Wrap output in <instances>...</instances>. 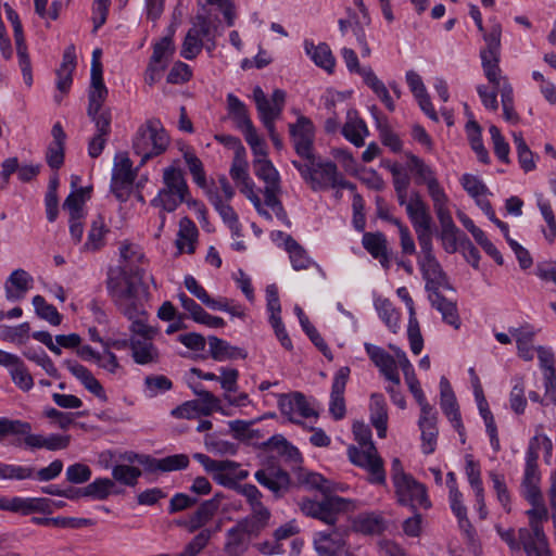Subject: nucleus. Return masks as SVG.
Here are the masks:
<instances>
[{"mask_svg":"<svg viewBox=\"0 0 556 556\" xmlns=\"http://www.w3.org/2000/svg\"><path fill=\"white\" fill-rule=\"evenodd\" d=\"M501 36V25H494L491 31L484 35V47L480 50L481 66L488 81L500 88L504 118L509 123H517L518 114L514 110L513 87L502 76L500 67Z\"/></svg>","mask_w":556,"mask_h":556,"instance_id":"1","label":"nucleus"},{"mask_svg":"<svg viewBox=\"0 0 556 556\" xmlns=\"http://www.w3.org/2000/svg\"><path fill=\"white\" fill-rule=\"evenodd\" d=\"M521 496L531 505L526 511L529 528L519 529V538L527 556H545L547 539L543 523L548 520V509L544 503L540 485L520 486Z\"/></svg>","mask_w":556,"mask_h":556,"instance_id":"2","label":"nucleus"},{"mask_svg":"<svg viewBox=\"0 0 556 556\" xmlns=\"http://www.w3.org/2000/svg\"><path fill=\"white\" fill-rule=\"evenodd\" d=\"M303 482L311 489L320 491L324 496L320 500L303 497L298 505L307 517L318 519L329 526L336 525L341 513L348 511L351 502L338 495H327L330 491L329 482L320 473L308 472Z\"/></svg>","mask_w":556,"mask_h":556,"instance_id":"3","label":"nucleus"},{"mask_svg":"<svg viewBox=\"0 0 556 556\" xmlns=\"http://www.w3.org/2000/svg\"><path fill=\"white\" fill-rule=\"evenodd\" d=\"M291 163L298 169L302 179L315 192L330 188L351 191L356 189V186L346 180L343 174L339 172L336 163L330 160H323L315 155L305 162L292 160Z\"/></svg>","mask_w":556,"mask_h":556,"instance_id":"4","label":"nucleus"},{"mask_svg":"<svg viewBox=\"0 0 556 556\" xmlns=\"http://www.w3.org/2000/svg\"><path fill=\"white\" fill-rule=\"evenodd\" d=\"M353 434L361 445V448L350 446L348 448L349 459L368 472V481L371 484L384 485L387 476L383 468V460L371 440L370 428L362 421L353 424Z\"/></svg>","mask_w":556,"mask_h":556,"instance_id":"5","label":"nucleus"},{"mask_svg":"<svg viewBox=\"0 0 556 556\" xmlns=\"http://www.w3.org/2000/svg\"><path fill=\"white\" fill-rule=\"evenodd\" d=\"M139 285L121 267L110 268L106 289L118 311L128 319L143 316L147 312L138 299Z\"/></svg>","mask_w":556,"mask_h":556,"instance_id":"6","label":"nucleus"},{"mask_svg":"<svg viewBox=\"0 0 556 556\" xmlns=\"http://www.w3.org/2000/svg\"><path fill=\"white\" fill-rule=\"evenodd\" d=\"M149 313L129 320L130 355L137 365L154 366L161 362L162 355L154 344L159 328L149 324Z\"/></svg>","mask_w":556,"mask_h":556,"instance_id":"7","label":"nucleus"},{"mask_svg":"<svg viewBox=\"0 0 556 556\" xmlns=\"http://www.w3.org/2000/svg\"><path fill=\"white\" fill-rule=\"evenodd\" d=\"M168 144L169 137L160 119L151 118L140 125L132 138L134 152L141 157L139 166L163 154Z\"/></svg>","mask_w":556,"mask_h":556,"instance_id":"8","label":"nucleus"},{"mask_svg":"<svg viewBox=\"0 0 556 556\" xmlns=\"http://www.w3.org/2000/svg\"><path fill=\"white\" fill-rule=\"evenodd\" d=\"M253 99L256 110L264 127L267 129L274 147L278 150L283 148L282 140L276 132L275 121L280 117L285 102L286 92L281 89L274 90L271 98L268 99L260 86L253 90Z\"/></svg>","mask_w":556,"mask_h":556,"instance_id":"9","label":"nucleus"},{"mask_svg":"<svg viewBox=\"0 0 556 556\" xmlns=\"http://www.w3.org/2000/svg\"><path fill=\"white\" fill-rule=\"evenodd\" d=\"M13 424L14 435H16V439L12 444L16 447H23L28 451H36L39 448L60 451L68 447L71 443V435L51 433L45 437L39 433H33L31 425L27 421L13 419Z\"/></svg>","mask_w":556,"mask_h":556,"instance_id":"10","label":"nucleus"},{"mask_svg":"<svg viewBox=\"0 0 556 556\" xmlns=\"http://www.w3.org/2000/svg\"><path fill=\"white\" fill-rule=\"evenodd\" d=\"M406 214L417 235L418 243L432 240L433 219L429 205L418 191H413L406 205Z\"/></svg>","mask_w":556,"mask_h":556,"instance_id":"11","label":"nucleus"},{"mask_svg":"<svg viewBox=\"0 0 556 556\" xmlns=\"http://www.w3.org/2000/svg\"><path fill=\"white\" fill-rule=\"evenodd\" d=\"M136 177L137 168H132V162L127 154H116L112 169L111 191L118 201L128 200Z\"/></svg>","mask_w":556,"mask_h":556,"instance_id":"12","label":"nucleus"},{"mask_svg":"<svg viewBox=\"0 0 556 556\" xmlns=\"http://www.w3.org/2000/svg\"><path fill=\"white\" fill-rule=\"evenodd\" d=\"M410 170L416 175V184L426 185L433 206L450 202V198L440 185L435 172L416 155L409 156Z\"/></svg>","mask_w":556,"mask_h":556,"instance_id":"13","label":"nucleus"},{"mask_svg":"<svg viewBox=\"0 0 556 556\" xmlns=\"http://www.w3.org/2000/svg\"><path fill=\"white\" fill-rule=\"evenodd\" d=\"M174 52L175 46L172 35L163 37L154 45L153 53L144 74V80L148 85L152 86L161 80Z\"/></svg>","mask_w":556,"mask_h":556,"instance_id":"14","label":"nucleus"},{"mask_svg":"<svg viewBox=\"0 0 556 556\" xmlns=\"http://www.w3.org/2000/svg\"><path fill=\"white\" fill-rule=\"evenodd\" d=\"M290 137L296 154L301 157L300 161L305 162L313 156L315 128L312 121L305 116H300L295 124L289 125Z\"/></svg>","mask_w":556,"mask_h":556,"instance_id":"15","label":"nucleus"},{"mask_svg":"<svg viewBox=\"0 0 556 556\" xmlns=\"http://www.w3.org/2000/svg\"><path fill=\"white\" fill-rule=\"evenodd\" d=\"M394 489L401 505L409 506L414 510L417 508L428 509L431 507V501L427 494L426 486L418 482L413 476L394 484Z\"/></svg>","mask_w":556,"mask_h":556,"instance_id":"16","label":"nucleus"},{"mask_svg":"<svg viewBox=\"0 0 556 556\" xmlns=\"http://www.w3.org/2000/svg\"><path fill=\"white\" fill-rule=\"evenodd\" d=\"M258 534L260 532L253 529L252 523L239 520L225 534L224 552L226 556H242L249 549L251 539Z\"/></svg>","mask_w":556,"mask_h":556,"instance_id":"17","label":"nucleus"},{"mask_svg":"<svg viewBox=\"0 0 556 556\" xmlns=\"http://www.w3.org/2000/svg\"><path fill=\"white\" fill-rule=\"evenodd\" d=\"M438 413L429 403L420 405L418 427L421 432V448L427 455L432 454L437 447L439 430L437 427Z\"/></svg>","mask_w":556,"mask_h":556,"instance_id":"18","label":"nucleus"},{"mask_svg":"<svg viewBox=\"0 0 556 556\" xmlns=\"http://www.w3.org/2000/svg\"><path fill=\"white\" fill-rule=\"evenodd\" d=\"M255 480L268 489L276 498L282 497L290 488V475L278 466H267L254 473Z\"/></svg>","mask_w":556,"mask_h":556,"instance_id":"19","label":"nucleus"},{"mask_svg":"<svg viewBox=\"0 0 556 556\" xmlns=\"http://www.w3.org/2000/svg\"><path fill=\"white\" fill-rule=\"evenodd\" d=\"M440 406L444 415L452 422L453 428L458 432L462 443H465V427L462 421L456 396L451 383L444 376L440 379Z\"/></svg>","mask_w":556,"mask_h":556,"instance_id":"20","label":"nucleus"},{"mask_svg":"<svg viewBox=\"0 0 556 556\" xmlns=\"http://www.w3.org/2000/svg\"><path fill=\"white\" fill-rule=\"evenodd\" d=\"M350 374V367L343 366L339 368L333 376L329 402V413L334 420L343 419L346 413L344 391Z\"/></svg>","mask_w":556,"mask_h":556,"instance_id":"21","label":"nucleus"},{"mask_svg":"<svg viewBox=\"0 0 556 556\" xmlns=\"http://www.w3.org/2000/svg\"><path fill=\"white\" fill-rule=\"evenodd\" d=\"M364 349L381 375L391 383L400 386L401 379L395 358L382 348L368 342L364 343Z\"/></svg>","mask_w":556,"mask_h":556,"instance_id":"22","label":"nucleus"},{"mask_svg":"<svg viewBox=\"0 0 556 556\" xmlns=\"http://www.w3.org/2000/svg\"><path fill=\"white\" fill-rule=\"evenodd\" d=\"M278 406L281 414L287 416L290 421L295 424L300 422L296 416L301 418H309L316 416L315 410L311 407L306 397L300 392H295L289 395L281 394L278 400Z\"/></svg>","mask_w":556,"mask_h":556,"instance_id":"23","label":"nucleus"},{"mask_svg":"<svg viewBox=\"0 0 556 556\" xmlns=\"http://www.w3.org/2000/svg\"><path fill=\"white\" fill-rule=\"evenodd\" d=\"M433 210L441 226L439 237L443 242V248L447 253H455L457 251V233L459 229L452 218L450 202L435 205Z\"/></svg>","mask_w":556,"mask_h":556,"instance_id":"24","label":"nucleus"},{"mask_svg":"<svg viewBox=\"0 0 556 556\" xmlns=\"http://www.w3.org/2000/svg\"><path fill=\"white\" fill-rule=\"evenodd\" d=\"M397 296L405 303L409 317L407 326V337L410 350L415 355L420 354L424 348V339L420 332L418 319L416 317L415 304L409 295L407 288L401 287L396 290Z\"/></svg>","mask_w":556,"mask_h":556,"instance_id":"25","label":"nucleus"},{"mask_svg":"<svg viewBox=\"0 0 556 556\" xmlns=\"http://www.w3.org/2000/svg\"><path fill=\"white\" fill-rule=\"evenodd\" d=\"M63 365L90 393L103 402L108 400L103 387L87 367L73 359H65Z\"/></svg>","mask_w":556,"mask_h":556,"instance_id":"26","label":"nucleus"},{"mask_svg":"<svg viewBox=\"0 0 556 556\" xmlns=\"http://www.w3.org/2000/svg\"><path fill=\"white\" fill-rule=\"evenodd\" d=\"M345 545V532L339 529L320 531L315 535L314 547L319 556H333Z\"/></svg>","mask_w":556,"mask_h":556,"instance_id":"27","label":"nucleus"},{"mask_svg":"<svg viewBox=\"0 0 556 556\" xmlns=\"http://www.w3.org/2000/svg\"><path fill=\"white\" fill-rule=\"evenodd\" d=\"M419 247L420 252L417 256V263L422 278H443V276H446L433 253L432 240L420 242Z\"/></svg>","mask_w":556,"mask_h":556,"instance_id":"28","label":"nucleus"},{"mask_svg":"<svg viewBox=\"0 0 556 556\" xmlns=\"http://www.w3.org/2000/svg\"><path fill=\"white\" fill-rule=\"evenodd\" d=\"M227 110L229 117L243 135L252 132L255 129L249 116L247 105L232 93L227 94Z\"/></svg>","mask_w":556,"mask_h":556,"instance_id":"29","label":"nucleus"},{"mask_svg":"<svg viewBox=\"0 0 556 556\" xmlns=\"http://www.w3.org/2000/svg\"><path fill=\"white\" fill-rule=\"evenodd\" d=\"M108 97V88L103 81V74L101 75L100 66L98 63L91 70V83L88 94L87 113H96L98 109L104 108L103 103Z\"/></svg>","mask_w":556,"mask_h":556,"instance_id":"30","label":"nucleus"},{"mask_svg":"<svg viewBox=\"0 0 556 556\" xmlns=\"http://www.w3.org/2000/svg\"><path fill=\"white\" fill-rule=\"evenodd\" d=\"M23 516L31 514H52V500L48 497L14 496L13 511Z\"/></svg>","mask_w":556,"mask_h":556,"instance_id":"31","label":"nucleus"},{"mask_svg":"<svg viewBox=\"0 0 556 556\" xmlns=\"http://www.w3.org/2000/svg\"><path fill=\"white\" fill-rule=\"evenodd\" d=\"M33 282L31 276L24 269H15L5 282V296L9 301L22 300Z\"/></svg>","mask_w":556,"mask_h":556,"instance_id":"32","label":"nucleus"},{"mask_svg":"<svg viewBox=\"0 0 556 556\" xmlns=\"http://www.w3.org/2000/svg\"><path fill=\"white\" fill-rule=\"evenodd\" d=\"M370 422L379 438H386L388 429V407L381 393H372L369 403Z\"/></svg>","mask_w":556,"mask_h":556,"instance_id":"33","label":"nucleus"},{"mask_svg":"<svg viewBox=\"0 0 556 556\" xmlns=\"http://www.w3.org/2000/svg\"><path fill=\"white\" fill-rule=\"evenodd\" d=\"M304 50L316 66L324 68L328 73L333 71L336 60L327 43L320 42L315 45L313 40L305 39Z\"/></svg>","mask_w":556,"mask_h":556,"instance_id":"34","label":"nucleus"},{"mask_svg":"<svg viewBox=\"0 0 556 556\" xmlns=\"http://www.w3.org/2000/svg\"><path fill=\"white\" fill-rule=\"evenodd\" d=\"M51 135L53 141L47 150L46 160L52 169H59L64 163V143L66 134L60 123H55L52 127Z\"/></svg>","mask_w":556,"mask_h":556,"instance_id":"35","label":"nucleus"},{"mask_svg":"<svg viewBox=\"0 0 556 556\" xmlns=\"http://www.w3.org/2000/svg\"><path fill=\"white\" fill-rule=\"evenodd\" d=\"M342 135L355 147H363L369 130L364 119L357 116L356 112H348L346 122L342 128Z\"/></svg>","mask_w":556,"mask_h":556,"instance_id":"36","label":"nucleus"},{"mask_svg":"<svg viewBox=\"0 0 556 556\" xmlns=\"http://www.w3.org/2000/svg\"><path fill=\"white\" fill-rule=\"evenodd\" d=\"M353 529L367 535L381 534L387 529V522L381 514L363 513L354 518Z\"/></svg>","mask_w":556,"mask_h":556,"instance_id":"37","label":"nucleus"},{"mask_svg":"<svg viewBox=\"0 0 556 556\" xmlns=\"http://www.w3.org/2000/svg\"><path fill=\"white\" fill-rule=\"evenodd\" d=\"M218 509V500H207L200 504L198 509L185 522L189 532H195L204 527Z\"/></svg>","mask_w":556,"mask_h":556,"instance_id":"38","label":"nucleus"},{"mask_svg":"<svg viewBox=\"0 0 556 556\" xmlns=\"http://www.w3.org/2000/svg\"><path fill=\"white\" fill-rule=\"evenodd\" d=\"M210 354L213 359L223 362L227 359L245 358L242 349L230 345L227 341L215 336L208 337Z\"/></svg>","mask_w":556,"mask_h":556,"instance_id":"39","label":"nucleus"},{"mask_svg":"<svg viewBox=\"0 0 556 556\" xmlns=\"http://www.w3.org/2000/svg\"><path fill=\"white\" fill-rule=\"evenodd\" d=\"M76 67L74 48L65 50L60 68L56 71V88L61 92H67L73 83V72Z\"/></svg>","mask_w":556,"mask_h":556,"instance_id":"40","label":"nucleus"},{"mask_svg":"<svg viewBox=\"0 0 556 556\" xmlns=\"http://www.w3.org/2000/svg\"><path fill=\"white\" fill-rule=\"evenodd\" d=\"M509 333L515 338L518 354L525 361H531L534 357L532 342L535 331L529 325L519 328H510Z\"/></svg>","mask_w":556,"mask_h":556,"instance_id":"41","label":"nucleus"},{"mask_svg":"<svg viewBox=\"0 0 556 556\" xmlns=\"http://www.w3.org/2000/svg\"><path fill=\"white\" fill-rule=\"evenodd\" d=\"M30 521L37 526H53L63 529H79L84 527L93 526L94 522L89 518H76V517H31Z\"/></svg>","mask_w":556,"mask_h":556,"instance_id":"42","label":"nucleus"},{"mask_svg":"<svg viewBox=\"0 0 556 556\" xmlns=\"http://www.w3.org/2000/svg\"><path fill=\"white\" fill-rule=\"evenodd\" d=\"M280 237H285V249L289 253V258L294 270L307 269L312 261L306 251L290 236L279 231Z\"/></svg>","mask_w":556,"mask_h":556,"instance_id":"43","label":"nucleus"},{"mask_svg":"<svg viewBox=\"0 0 556 556\" xmlns=\"http://www.w3.org/2000/svg\"><path fill=\"white\" fill-rule=\"evenodd\" d=\"M149 464V471H176L186 469L189 466V456L186 454H174L163 458L147 459Z\"/></svg>","mask_w":556,"mask_h":556,"instance_id":"44","label":"nucleus"},{"mask_svg":"<svg viewBox=\"0 0 556 556\" xmlns=\"http://www.w3.org/2000/svg\"><path fill=\"white\" fill-rule=\"evenodd\" d=\"M432 298L434 301L431 305L441 313L442 320L455 329H458L460 327V318L456 303L446 299L441 293H435Z\"/></svg>","mask_w":556,"mask_h":556,"instance_id":"45","label":"nucleus"},{"mask_svg":"<svg viewBox=\"0 0 556 556\" xmlns=\"http://www.w3.org/2000/svg\"><path fill=\"white\" fill-rule=\"evenodd\" d=\"M164 188L169 192L174 191L178 194L187 197L189 189L185 179L184 173L180 168L169 166L163 170Z\"/></svg>","mask_w":556,"mask_h":556,"instance_id":"46","label":"nucleus"},{"mask_svg":"<svg viewBox=\"0 0 556 556\" xmlns=\"http://www.w3.org/2000/svg\"><path fill=\"white\" fill-rule=\"evenodd\" d=\"M198 237V229L194 225V223L188 218L184 217L179 222V231H178V239L176 241L177 248L179 251L185 250V244L188 245L187 252L193 253L194 252V242Z\"/></svg>","mask_w":556,"mask_h":556,"instance_id":"47","label":"nucleus"},{"mask_svg":"<svg viewBox=\"0 0 556 556\" xmlns=\"http://www.w3.org/2000/svg\"><path fill=\"white\" fill-rule=\"evenodd\" d=\"M115 483L109 478H98L83 489L81 494L93 500H106L114 491Z\"/></svg>","mask_w":556,"mask_h":556,"instance_id":"48","label":"nucleus"},{"mask_svg":"<svg viewBox=\"0 0 556 556\" xmlns=\"http://www.w3.org/2000/svg\"><path fill=\"white\" fill-rule=\"evenodd\" d=\"M180 151L182 152L184 160L193 178V181L201 188L205 187L206 175L204 172L202 161L195 155V153L189 147H184L180 149Z\"/></svg>","mask_w":556,"mask_h":556,"instance_id":"49","label":"nucleus"},{"mask_svg":"<svg viewBox=\"0 0 556 556\" xmlns=\"http://www.w3.org/2000/svg\"><path fill=\"white\" fill-rule=\"evenodd\" d=\"M539 453L527 450L525 471L520 486L541 485V472L538 465Z\"/></svg>","mask_w":556,"mask_h":556,"instance_id":"50","label":"nucleus"},{"mask_svg":"<svg viewBox=\"0 0 556 556\" xmlns=\"http://www.w3.org/2000/svg\"><path fill=\"white\" fill-rule=\"evenodd\" d=\"M142 472L138 467L128 464H116L112 467V480L123 485L134 488Z\"/></svg>","mask_w":556,"mask_h":556,"instance_id":"51","label":"nucleus"},{"mask_svg":"<svg viewBox=\"0 0 556 556\" xmlns=\"http://www.w3.org/2000/svg\"><path fill=\"white\" fill-rule=\"evenodd\" d=\"M222 467L218 470H211L210 473L213 475V479L220 485H224L229 489L237 490V486L240 485L236 481L235 471L238 469V464L232 460H218Z\"/></svg>","mask_w":556,"mask_h":556,"instance_id":"52","label":"nucleus"},{"mask_svg":"<svg viewBox=\"0 0 556 556\" xmlns=\"http://www.w3.org/2000/svg\"><path fill=\"white\" fill-rule=\"evenodd\" d=\"M466 131L471 149L476 152L478 160L484 164H489L490 156L488 150L483 146L479 124L475 121H469L466 125Z\"/></svg>","mask_w":556,"mask_h":556,"instance_id":"53","label":"nucleus"},{"mask_svg":"<svg viewBox=\"0 0 556 556\" xmlns=\"http://www.w3.org/2000/svg\"><path fill=\"white\" fill-rule=\"evenodd\" d=\"M143 391L147 397H155L173 388V381L164 375H149L143 380Z\"/></svg>","mask_w":556,"mask_h":556,"instance_id":"54","label":"nucleus"},{"mask_svg":"<svg viewBox=\"0 0 556 556\" xmlns=\"http://www.w3.org/2000/svg\"><path fill=\"white\" fill-rule=\"evenodd\" d=\"M35 472L36 468L33 466L0 463V479L2 480L22 481L34 479Z\"/></svg>","mask_w":556,"mask_h":556,"instance_id":"55","label":"nucleus"},{"mask_svg":"<svg viewBox=\"0 0 556 556\" xmlns=\"http://www.w3.org/2000/svg\"><path fill=\"white\" fill-rule=\"evenodd\" d=\"M362 244L364 249L375 258L382 256L388 251V240L384 233L365 232L363 235Z\"/></svg>","mask_w":556,"mask_h":556,"instance_id":"56","label":"nucleus"},{"mask_svg":"<svg viewBox=\"0 0 556 556\" xmlns=\"http://www.w3.org/2000/svg\"><path fill=\"white\" fill-rule=\"evenodd\" d=\"M33 305L35 312L41 319L47 320L52 326H59L62 321V315L58 312L56 307L49 304L42 295H35L33 298Z\"/></svg>","mask_w":556,"mask_h":556,"instance_id":"57","label":"nucleus"},{"mask_svg":"<svg viewBox=\"0 0 556 556\" xmlns=\"http://www.w3.org/2000/svg\"><path fill=\"white\" fill-rule=\"evenodd\" d=\"M186 201V197L178 194L174 191H168L162 188L157 195L151 200V205L161 207L165 212H174L178 205Z\"/></svg>","mask_w":556,"mask_h":556,"instance_id":"58","label":"nucleus"},{"mask_svg":"<svg viewBox=\"0 0 556 556\" xmlns=\"http://www.w3.org/2000/svg\"><path fill=\"white\" fill-rule=\"evenodd\" d=\"M254 173L266 186L280 185L279 173L269 160H254Z\"/></svg>","mask_w":556,"mask_h":556,"instance_id":"59","label":"nucleus"},{"mask_svg":"<svg viewBox=\"0 0 556 556\" xmlns=\"http://www.w3.org/2000/svg\"><path fill=\"white\" fill-rule=\"evenodd\" d=\"M105 232H108V229L105 228L104 219L99 216L91 224L84 248L88 251L99 250L104 244Z\"/></svg>","mask_w":556,"mask_h":556,"instance_id":"60","label":"nucleus"},{"mask_svg":"<svg viewBox=\"0 0 556 556\" xmlns=\"http://www.w3.org/2000/svg\"><path fill=\"white\" fill-rule=\"evenodd\" d=\"M29 330L30 326L26 321L15 327L0 325V340L23 344L28 339Z\"/></svg>","mask_w":556,"mask_h":556,"instance_id":"61","label":"nucleus"},{"mask_svg":"<svg viewBox=\"0 0 556 556\" xmlns=\"http://www.w3.org/2000/svg\"><path fill=\"white\" fill-rule=\"evenodd\" d=\"M536 203L548 228L547 230H544V236L552 242L556 239V219L554 212L549 202L543 197V194H536Z\"/></svg>","mask_w":556,"mask_h":556,"instance_id":"62","label":"nucleus"},{"mask_svg":"<svg viewBox=\"0 0 556 556\" xmlns=\"http://www.w3.org/2000/svg\"><path fill=\"white\" fill-rule=\"evenodd\" d=\"M14 383L22 390L28 391L33 388V377L27 370L23 361L17 356V363L8 367Z\"/></svg>","mask_w":556,"mask_h":556,"instance_id":"63","label":"nucleus"},{"mask_svg":"<svg viewBox=\"0 0 556 556\" xmlns=\"http://www.w3.org/2000/svg\"><path fill=\"white\" fill-rule=\"evenodd\" d=\"M212 538V530H201L177 556H198L208 544Z\"/></svg>","mask_w":556,"mask_h":556,"instance_id":"64","label":"nucleus"}]
</instances>
